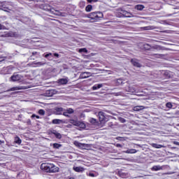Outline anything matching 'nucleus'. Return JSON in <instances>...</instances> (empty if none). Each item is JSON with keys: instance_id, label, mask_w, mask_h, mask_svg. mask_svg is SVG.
I'll return each mask as SVG.
<instances>
[{"instance_id": "25", "label": "nucleus", "mask_w": 179, "mask_h": 179, "mask_svg": "<svg viewBox=\"0 0 179 179\" xmlns=\"http://www.w3.org/2000/svg\"><path fill=\"white\" fill-rule=\"evenodd\" d=\"M34 65H36V66H43V65H45V63L43 62H34Z\"/></svg>"}, {"instance_id": "21", "label": "nucleus", "mask_w": 179, "mask_h": 179, "mask_svg": "<svg viewBox=\"0 0 179 179\" xmlns=\"http://www.w3.org/2000/svg\"><path fill=\"white\" fill-rule=\"evenodd\" d=\"M154 29H156L155 26H147L142 27L143 30H154Z\"/></svg>"}, {"instance_id": "19", "label": "nucleus", "mask_w": 179, "mask_h": 179, "mask_svg": "<svg viewBox=\"0 0 179 179\" xmlns=\"http://www.w3.org/2000/svg\"><path fill=\"white\" fill-rule=\"evenodd\" d=\"M135 9H137V10H143L145 6L141 4L136 5L135 6Z\"/></svg>"}, {"instance_id": "6", "label": "nucleus", "mask_w": 179, "mask_h": 179, "mask_svg": "<svg viewBox=\"0 0 179 179\" xmlns=\"http://www.w3.org/2000/svg\"><path fill=\"white\" fill-rule=\"evenodd\" d=\"M90 76H92V73L90 72H83L80 75V79H86L87 78H90Z\"/></svg>"}, {"instance_id": "30", "label": "nucleus", "mask_w": 179, "mask_h": 179, "mask_svg": "<svg viewBox=\"0 0 179 179\" xmlns=\"http://www.w3.org/2000/svg\"><path fill=\"white\" fill-rule=\"evenodd\" d=\"M128 92H129L130 93H136V90H134V87H129V90H128Z\"/></svg>"}, {"instance_id": "29", "label": "nucleus", "mask_w": 179, "mask_h": 179, "mask_svg": "<svg viewBox=\"0 0 179 179\" xmlns=\"http://www.w3.org/2000/svg\"><path fill=\"white\" fill-rule=\"evenodd\" d=\"M74 145L76 146H78V148H82V146H83L84 144H83L82 143H79L78 141H75Z\"/></svg>"}, {"instance_id": "22", "label": "nucleus", "mask_w": 179, "mask_h": 179, "mask_svg": "<svg viewBox=\"0 0 179 179\" xmlns=\"http://www.w3.org/2000/svg\"><path fill=\"white\" fill-rule=\"evenodd\" d=\"M92 9H93V6L92 5H87L85 7L86 12H92Z\"/></svg>"}, {"instance_id": "20", "label": "nucleus", "mask_w": 179, "mask_h": 179, "mask_svg": "<svg viewBox=\"0 0 179 179\" xmlns=\"http://www.w3.org/2000/svg\"><path fill=\"white\" fill-rule=\"evenodd\" d=\"M136 152L138 151L135 149H128L124 152V153L134 154V153H136Z\"/></svg>"}, {"instance_id": "27", "label": "nucleus", "mask_w": 179, "mask_h": 179, "mask_svg": "<svg viewBox=\"0 0 179 179\" xmlns=\"http://www.w3.org/2000/svg\"><path fill=\"white\" fill-rule=\"evenodd\" d=\"M15 143H17V145H20V143H22V140L19 137H15Z\"/></svg>"}, {"instance_id": "37", "label": "nucleus", "mask_w": 179, "mask_h": 179, "mask_svg": "<svg viewBox=\"0 0 179 179\" xmlns=\"http://www.w3.org/2000/svg\"><path fill=\"white\" fill-rule=\"evenodd\" d=\"M6 27L2 24H0V30H5Z\"/></svg>"}, {"instance_id": "12", "label": "nucleus", "mask_w": 179, "mask_h": 179, "mask_svg": "<svg viewBox=\"0 0 179 179\" xmlns=\"http://www.w3.org/2000/svg\"><path fill=\"white\" fill-rule=\"evenodd\" d=\"M59 85H66L68 83V78H61L58 80Z\"/></svg>"}, {"instance_id": "52", "label": "nucleus", "mask_w": 179, "mask_h": 179, "mask_svg": "<svg viewBox=\"0 0 179 179\" xmlns=\"http://www.w3.org/2000/svg\"><path fill=\"white\" fill-rule=\"evenodd\" d=\"M36 118H37V120H38V119L40 118V116L36 115Z\"/></svg>"}, {"instance_id": "1", "label": "nucleus", "mask_w": 179, "mask_h": 179, "mask_svg": "<svg viewBox=\"0 0 179 179\" xmlns=\"http://www.w3.org/2000/svg\"><path fill=\"white\" fill-rule=\"evenodd\" d=\"M41 170L46 173H58L59 168L53 164L43 163L41 165Z\"/></svg>"}, {"instance_id": "40", "label": "nucleus", "mask_w": 179, "mask_h": 179, "mask_svg": "<svg viewBox=\"0 0 179 179\" xmlns=\"http://www.w3.org/2000/svg\"><path fill=\"white\" fill-rule=\"evenodd\" d=\"M51 55H52V53H48V54L45 55V58H48V57H51Z\"/></svg>"}, {"instance_id": "32", "label": "nucleus", "mask_w": 179, "mask_h": 179, "mask_svg": "<svg viewBox=\"0 0 179 179\" xmlns=\"http://www.w3.org/2000/svg\"><path fill=\"white\" fill-rule=\"evenodd\" d=\"M166 107H167V108H173V104H171V102H168L166 103Z\"/></svg>"}, {"instance_id": "51", "label": "nucleus", "mask_w": 179, "mask_h": 179, "mask_svg": "<svg viewBox=\"0 0 179 179\" xmlns=\"http://www.w3.org/2000/svg\"><path fill=\"white\" fill-rule=\"evenodd\" d=\"M36 116V115L35 114H33V115H31V118H35Z\"/></svg>"}, {"instance_id": "26", "label": "nucleus", "mask_w": 179, "mask_h": 179, "mask_svg": "<svg viewBox=\"0 0 179 179\" xmlns=\"http://www.w3.org/2000/svg\"><path fill=\"white\" fill-rule=\"evenodd\" d=\"M61 122H62V120H61L59 119H54L52 120V124H61Z\"/></svg>"}, {"instance_id": "53", "label": "nucleus", "mask_w": 179, "mask_h": 179, "mask_svg": "<svg viewBox=\"0 0 179 179\" xmlns=\"http://www.w3.org/2000/svg\"><path fill=\"white\" fill-rule=\"evenodd\" d=\"M155 57H158L159 56V55H157V54H155Z\"/></svg>"}, {"instance_id": "35", "label": "nucleus", "mask_w": 179, "mask_h": 179, "mask_svg": "<svg viewBox=\"0 0 179 179\" xmlns=\"http://www.w3.org/2000/svg\"><path fill=\"white\" fill-rule=\"evenodd\" d=\"M90 122L91 124H96V119H94V118H91V119H90Z\"/></svg>"}, {"instance_id": "17", "label": "nucleus", "mask_w": 179, "mask_h": 179, "mask_svg": "<svg viewBox=\"0 0 179 179\" xmlns=\"http://www.w3.org/2000/svg\"><path fill=\"white\" fill-rule=\"evenodd\" d=\"M152 146L155 149H162V148H164V146H163L162 145L157 144V143H152Z\"/></svg>"}, {"instance_id": "42", "label": "nucleus", "mask_w": 179, "mask_h": 179, "mask_svg": "<svg viewBox=\"0 0 179 179\" xmlns=\"http://www.w3.org/2000/svg\"><path fill=\"white\" fill-rule=\"evenodd\" d=\"M89 3H92V2H97V0H87Z\"/></svg>"}, {"instance_id": "11", "label": "nucleus", "mask_w": 179, "mask_h": 179, "mask_svg": "<svg viewBox=\"0 0 179 179\" xmlns=\"http://www.w3.org/2000/svg\"><path fill=\"white\" fill-rule=\"evenodd\" d=\"M131 64L134 65V66H136L137 68H141V64H139V62H138L136 59H132Z\"/></svg>"}, {"instance_id": "48", "label": "nucleus", "mask_w": 179, "mask_h": 179, "mask_svg": "<svg viewBox=\"0 0 179 179\" xmlns=\"http://www.w3.org/2000/svg\"><path fill=\"white\" fill-rule=\"evenodd\" d=\"M89 176H90V177H94V173H90Z\"/></svg>"}, {"instance_id": "38", "label": "nucleus", "mask_w": 179, "mask_h": 179, "mask_svg": "<svg viewBox=\"0 0 179 179\" xmlns=\"http://www.w3.org/2000/svg\"><path fill=\"white\" fill-rule=\"evenodd\" d=\"M63 115H64V117H69V113L67 111H66L63 113Z\"/></svg>"}, {"instance_id": "56", "label": "nucleus", "mask_w": 179, "mask_h": 179, "mask_svg": "<svg viewBox=\"0 0 179 179\" xmlns=\"http://www.w3.org/2000/svg\"><path fill=\"white\" fill-rule=\"evenodd\" d=\"M164 1H166V0H164Z\"/></svg>"}, {"instance_id": "3", "label": "nucleus", "mask_w": 179, "mask_h": 179, "mask_svg": "<svg viewBox=\"0 0 179 179\" xmlns=\"http://www.w3.org/2000/svg\"><path fill=\"white\" fill-rule=\"evenodd\" d=\"M117 17H134V15L125 10L120 9L117 13Z\"/></svg>"}, {"instance_id": "39", "label": "nucleus", "mask_w": 179, "mask_h": 179, "mask_svg": "<svg viewBox=\"0 0 179 179\" xmlns=\"http://www.w3.org/2000/svg\"><path fill=\"white\" fill-rule=\"evenodd\" d=\"M6 59V57H0V62H2L3 61H5Z\"/></svg>"}, {"instance_id": "46", "label": "nucleus", "mask_w": 179, "mask_h": 179, "mask_svg": "<svg viewBox=\"0 0 179 179\" xmlns=\"http://www.w3.org/2000/svg\"><path fill=\"white\" fill-rule=\"evenodd\" d=\"M117 148H122V145L120 143L116 144Z\"/></svg>"}, {"instance_id": "36", "label": "nucleus", "mask_w": 179, "mask_h": 179, "mask_svg": "<svg viewBox=\"0 0 179 179\" xmlns=\"http://www.w3.org/2000/svg\"><path fill=\"white\" fill-rule=\"evenodd\" d=\"M66 111L69 113V114H73V109L72 108H69L66 110Z\"/></svg>"}, {"instance_id": "18", "label": "nucleus", "mask_w": 179, "mask_h": 179, "mask_svg": "<svg viewBox=\"0 0 179 179\" xmlns=\"http://www.w3.org/2000/svg\"><path fill=\"white\" fill-rule=\"evenodd\" d=\"M77 127H79V128H82L83 129L86 128V124L83 123V122L78 121Z\"/></svg>"}, {"instance_id": "7", "label": "nucleus", "mask_w": 179, "mask_h": 179, "mask_svg": "<svg viewBox=\"0 0 179 179\" xmlns=\"http://www.w3.org/2000/svg\"><path fill=\"white\" fill-rule=\"evenodd\" d=\"M164 169V166L155 165L151 168L152 171H160V170H163Z\"/></svg>"}, {"instance_id": "10", "label": "nucleus", "mask_w": 179, "mask_h": 179, "mask_svg": "<svg viewBox=\"0 0 179 179\" xmlns=\"http://www.w3.org/2000/svg\"><path fill=\"white\" fill-rule=\"evenodd\" d=\"M23 89H24V87H13L8 90L6 92H15L16 90H23Z\"/></svg>"}, {"instance_id": "31", "label": "nucleus", "mask_w": 179, "mask_h": 179, "mask_svg": "<svg viewBox=\"0 0 179 179\" xmlns=\"http://www.w3.org/2000/svg\"><path fill=\"white\" fill-rule=\"evenodd\" d=\"M79 5H80V8H85V6L86 5V2L85 1H80Z\"/></svg>"}, {"instance_id": "13", "label": "nucleus", "mask_w": 179, "mask_h": 179, "mask_svg": "<svg viewBox=\"0 0 179 179\" xmlns=\"http://www.w3.org/2000/svg\"><path fill=\"white\" fill-rule=\"evenodd\" d=\"M63 112H64L63 108H55V113L57 115H61V114H62Z\"/></svg>"}, {"instance_id": "8", "label": "nucleus", "mask_w": 179, "mask_h": 179, "mask_svg": "<svg viewBox=\"0 0 179 179\" xmlns=\"http://www.w3.org/2000/svg\"><path fill=\"white\" fill-rule=\"evenodd\" d=\"M98 117L99 118L100 122H103V121H104V119L106 118V115L103 112H99Z\"/></svg>"}, {"instance_id": "14", "label": "nucleus", "mask_w": 179, "mask_h": 179, "mask_svg": "<svg viewBox=\"0 0 179 179\" xmlns=\"http://www.w3.org/2000/svg\"><path fill=\"white\" fill-rule=\"evenodd\" d=\"M101 87H103V84H95L92 87V90H97L99 89H101Z\"/></svg>"}, {"instance_id": "16", "label": "nucleus", "mask_w": 179, "mask_h": 179, "mask_svg": "<svg viewBox=\"0 0 179 179\" xmlns=\"http://www.w3.org/2000/svg\"><path fill=\"white\" fill-rule=\"evenodd\" d=\"M52 134L53 135H55V138H57V139H61V138H62V135H61V134H59L57 131H53Z\"/></svg>"}, {"instance_id": "15", "label": "nucleus", "mask_w": 179, "mask_h": 179, "mask_svg": "<svg viewBox=\"0 0 179 179\" xmlns=\"http://www.w3.org/2000/svg\"><path fill=\"white\" fill-rule=\"evenodd\" d=\"M73 170H74V171H76L77 173H82V171H83V168L80 166H74L73 168Z\"/></svg>"}, {"instance_id": "9", "label": "nucleus", "mask_w": 179, "mask_h": 179, "mask_svg": "<svg viewBox=\"0 0 179 179\" xmlns=\"http://www.w3.org/2000/svg\"><path fill=\"white\" fill-rule=\"evenodd\" d=\"M150 79H157V78H162L160 75H159V72L155 71V73H152L150 76Z\"/></svg>"}, {"instance_id": "24", "label": "nucleus", "mask_w": 179, "mask_h": 179, "mask_svg": "<svg viewBox=\"0 0 179 179\" xmlns=\"http://www.w3.org/2000/svg\"><path fill=\"white\" fill-rule=\"evenodd\" d=\"M52 146H53V149H59V148H62V145L57 143H53Z\"/></svg>"}, {"instance_id": "50", "label": "nucleus", "mask_w": 179, "mask_h": 179, "mask_svg": "<svg viewBox=\"0 0 179 179\" xmlns=\"http://www.w3.org/2000/svg\"><path fill=\"white\" fill-rule=\"evenodd\" d=\"M119 174H120V177H124V173H119Z\"/></svg>"}, {"instance_id": "55", "label": "nucleus", "mask_w": 179, "mask_h": 179, "mask_svg": "<svg viewBox=\"0 0 179 179\" xmlns=\"http://www.w3.org/2000/svg\"><path fill=\"white\" fill-rule=\"evenodd\" d=\"M69 179H75V178H70Z\"/></svg>"}, {"instance_id": "45", "label": "nucleus", "mask_w": 179, "mask_h": 179, "mask_svg": "<svg viewBox=\"0 0 179 179\" xmlns=\"http://www.w3.org/2000/svg\"><path fill=\"white\" fill-rule=\"evenodd\" d=\"M54 56L57 57V58L59 57V55L58 53H54Z\"/></svg>"}, {"instance_id": "44", "label": "nucleus", "mask_w": 179, "mask_h": 179, "mask_svg": "<svg viewBox=\"0 0 179 179\" xmlns=\"http://www.w3.org/2000/svg\"><path fill=\"white\" fill-rule=\"evenodd\" d=\"M173 145H176L177 146H179V142L178 141H173Z\"/></svg>"}, {"instance_id": "41", "label": "nucleus", "mask_w": 179, "mask_h": 179, "mask_svg": "<svg viewBox=\"0 0 179 179\" xmlns=\"http://www.w3.org/2000/svg\"><path fill=\"white\" fill-rule=\"evenodd\" d=\"M120 121L122 122V123L127 122V120L125 119L122 118V117L120 118Z\"/></svg>"}, {"instance_id": "5", "label": "nucleus", "mask_w": 179, "mask_h": 179, "mask_svg": "<svg viewBox=\"0 0 179 179\" xmlns=\"http://www.w3.org/2000/svg\"><path fill=\"white\" fill-rule=\"evenodd\" d=\"M57 94V91L55 90H46L45 93V96H46V97H52L53 94Z\"/></svg>"}, {"instance_id": "28", "label": "nucleus", "mask_w": 179, "mask_h": 179, "mask_svg": "<svg viewBox=\"0 0 179 179\" xmlns=\"http://www.w3.org/2000/svg\"><path fill=\"white\" fill-rule=\"evenodd\" d=\"M143 106H136L134 107V111H141V110H143Z\"/></svg>"}, {"instance_id": "49", "label": "nucleus", "mask_w": 179, "mask_h": 179, "mask_svg": "<svg viewBox=\"0 0 179 179\" xmlns=\"http://www.w3.org/2000/svg\"><path fill=\"white\" fill-rule=\"evenodd\" d=\"M38 54V52H32V55H37Z\"/></svg>"}, {"instance_id": "47", "label": "nucleus", "mask_w": 179, "mask_h": 179, "mask_svg": "<svg viewBox=\"0 0 179 179\" xmlns=\"http://www.w3.org/2000/svg\"><path fill=\"white\" fill-rule=\"evenodd\" d=\"M1 37H9V34H6L4 35H2Z\"/></svg>"}, {"instance_id": "54", "label": "nucleus", "mask_w": 179, "mask_h": 179, "mask_svg": "<svg viewBox=\"0 0 179 179\" xmlns=\"http://www.w3.org/2000/svg\"><path fill=\"white\" fill-rule=\"evenodd\" d=\"M1 143H2V141L0 140V145H1Z\"/></svg>"}, {"instance_id": "43", "label": "nucleus", "mask_w": 179, "mask_h": 179, "mask_svg": "<svg viewBox=\"0 0 179 179\" xmlns=\"http://www.w3.org/2000/svg\"><path fill=\"white\" fill-rule=\"evenodd\" d=\"M117 83H119V85H122V83H122V80L118 79L117 80Z\"/></svg>"}, {"instance_id": "4", "label": "nucleus", "mask_w": 179, "mask_h": 179, "mask_svg": "<svg viewBox=\"0 0 179 179\" xmlns=\"http://www.w3.org/2000/svg\"><path fill=\"white\" fill-rule=\"evenodd\" d=\"M22 79H23V77L22 75L19 74H14L10 77V80H12V82H18V80H22Z\"/></svg>"}, {"instance_id": "33", "label": "nucleus", "mask_w": 179, "mask_h": 179, "mask_svg": "<svg viewBox=\"0 0 179 179\" xmlns=\"http://www.w3.org/2000/svg\"><path fill=\"white\" fill-rule=\"evenodd\" d=\"M78 52H87V49H86L85 48H80V49H79Z\"/></svg>"}, {"instance_id": "34", "label": "nucleus", "mask_w": 179, "mask_h": 179, "mask_svg": "<svg viewBox=\"0 0 179 179\" xmlns=\"http://www.w3.org/2000/svg\"><path fill=\"white\" fill-rule=\"evenodd\" d=\"M38 114H40V115H44V114H45V111H44L43 109H41L38 110Z\"/></svg>"}, {"instance_id": "23", "label": "nucleus", "mask_w": 179, "mask_h": 179, "mask_svg": "<svg viewBox=\"0 0 179 179\" xmlns=\"http://www.w3.org/2000/svg\"><path fill=\"white\" fill-rule=\"evenodd\" d=\"M69 122H70V124L75 125V127H78V124L79 121L76 120H70Z\"/></svg>"}, {"instance_id": "2", "label": "nucleus", "mask_w": 179, "mask_h": 179, "mask_svg": "<svg viewBox=\"0 0 179 179\" xmlns=\"http://www.w3.org/2000/svg\"><path fill=\"white\" fill-rule=\"evenodd\" d=\"M87 17L92 19V20H100V19L103 18V13L100 11L90 13L87 15Z\"/></svg>"}]
</instances>
